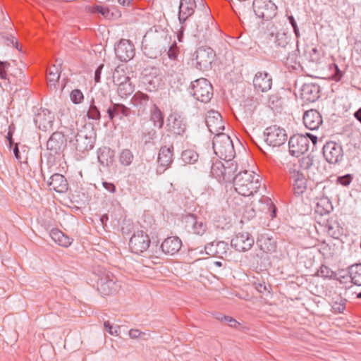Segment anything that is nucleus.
Instances as JSON below:
<instances>
[{
	"label": "nucleus",
	"instance_id": "1",
	"mask_svg": "<svg viewBox=\"0 0 361 361\" xmlns=\"http://www.w3.org/2000/svg\"><path fill=\"white\" fill-rule=\"evenodd\" d=\"M235 191L243 196L252 195L260 187L259 176L254 171H243L233 179Z\"/></svg>",
	"mask_w": 361,
	"mask_h": 361
},
{
	"label": "nucleus",
	"instance_id": "2",
	"mask_svg": "<svg viewBox=\"0 0 361 361\" xmlns=\"http://www.w3.org/2000/svg\"><path fill=\"white\" fill-rule=\"evenodd\" d=\"M66 136L76 150L81 152L92 149L96 138L94 129L90 126H83L77 133L73 129H69Z\"/></svg>",
	"mask_w": 361,
	"mask_h": 361
},
{
	"label": "nucleus",
	"instance_id": "3",
	"mask_svg": "<svg viewBox=\"0 0 361 361\" xmlns=\"http://www.w3.org/2000/svg\"><path fill=\"white\" fill-rule=\"evenodd\" d=\"M214 153L221 159L231 160L235 157V150L231 137L223 133H217L213 138Z\"/></svg>",
	"mask_w": 361,
	"mask_h": 361
},
{
	"label": "nucleus",
	"instance_id": "4",
	"mask_svg": "<svg viewBox=\"0 0 361 361\" xmlns=\"http://www.w3.org/2000/svg\"><path fill=\"white\" fill-rule=\"evenodd\" d=\"M190 93L202 102H208L213 95V88L206 78H199L191 82Z\"/></svg>",
	"mask_w": 361,
	"mask_h": 361
},
{
	"label": "nucleus",
	"instance_id": "5",
	"mask_svg": "<svg viewBox=\"0 0 361 361\" xmlns=\"http://www.w3.org/2000/svg\"><path fill=\"white\" fill-rule=\"evenodd\" d=\"M253 11L259 18L272 19L276 14L277 7L271 0H254Z\"/></svg>",
	"mask_w": 361,
	"mask_h": 361
},
{
	"label": "nucleus",
	"instance_id": "6",
	"mask_svg": "<svg viewBox=\"0 0 361 361\" xmlns=\"http://www.w3.org/2000/svg\"><path fill=\"white\" fill-rule=\"evenodd\" d=\"M325 160L331 164H339L343 159V149L339 143L327 142L322 148Z\"/></svg>",
	"mask_w": 361,
	"mask_h": 361
},
{
	"label": "nucleus",
	"instance_id": "7",
	"mask_svg": "<svg viewBox=\"0 0 361 361\" xmlns=\"http://www.w3.org/2000/svg\"><path fill=\"white\" fill-rule=\"evenodd\" d=\"M196 2L195 0H180L178 7V18L180 25V32L183 33L187 27V20L195 13Z\"/></svg>",
	"mask_w": 361,
	"mask_h": 361
},
{
	"label": "nucleus",
	"instance_id": "8",
	"mask_svg": "<svg viewBox=\"0 0 361 361\" xmlns=\"http://www.w3.org/2000/svg\"><path fill=\"white\" fill-rule=\"evenodd\" d=\"M121 285L117 282L116 278L109 273L101 276L97 281V289L103 295H109L116 293Z\"/></svg>",
	"mask_w": 361,
	"mask_h": 361
},
{
	"label": "nucleus",
	"instance_id": "9",
	"mask_svg": "<svg viewBox=\"0 0 361 361\" xmlns=\"http://www.w3.org/2000/svg\"><path fill=\"white\" fill-rule=\"evenodd\" d=\"M264 135L266 136L265 142L273 147L281 146L287 140V135L283 128L277 126L268 127Z\"/></svg>",
	"mask_w": 361,
	"mask_h": 361
},
{
	"label": "nucleus",
	"instance_id": "10",
	"mask_svg": "<svg viewBox=\"0 0 361 361\" xmlns=\"http://www.w3.org/2000/svg\"><path fill=\"white\" fill-rule=\"evenodd\" d=\"M289 152L292 156L298 157L305 154L309 148L308 137L302 135H294L290 137L289 142Z\"/></svg>",
	"mask_w": 361,
	"mask_h": 361
},
{
	"label": "nucleus",
	"instance_id": "11",
	"mask_svg": "<svg viewBox=\"0 0 361 361\" xmlns=\"http://www.w3.org/2000/svg\"><path fill=\"white\" fill-rule=\"evenodd\" d=\"M150 244L149 235L143 231H137L130 238L129 245L132 252L140 253L146 251Z\"/></svg>",
	"mask_w": 361,
	"mask_h": 361
},
{
	"label": "nucleus",
	"instance_id": "12",
	"mask_svg": "<svg viewBox=\"0 0 361 361\" xmlns=\"http://www.w3.org/2000/svg\"><path fill=\"white\" fill-rule=\"evenodd\" d=\"M214 59L213 49L207 47H199L195 51L196 68L205 70L210 67Z\"/></svg>",
	"mask_w": 361,
	"mask_h": 361
},
{
	"label": "nucleus",
	"instance_id": "13",
	"mask_svg": "<svg viewBox=\"0 0 361 361\" xmlns=\"http://www.w3.org/2000/svg\"><path fill=\"white\" fill-rule=\"evenodd\" d=\"M109 99L104 94L103 91H99L96 94L94 98H92L89 110L87 111V117L89 119L99 120L101 115L99 110V108H106Z\"/></svg>",
	"mask_w": 361,
	"mask_h": 361
},
{
	"label": "nucleus",
	"instance_id": "14",
	"mask_svg": "<svg viewBox=\"0 0 361 361\" xmlns=\"http://www.w3.org/2000/svg\"><path fill=\"white\" fill-rule=\"evenodd\" d=\"M116 57L121 61H128L135 56L134 45L128 39H121L114 48Z\"/></svg>",
	"mask_w": 361,
	"mask_h": 361
},
{
	"label": "nucleus",
	"instance_id": "15",
	"mask_svg": "<svg viewBox=\"0 0 361 361\" xmlns=\"http://www.w3.org/2000/svg\"><path fill=\"white\" fill-rule=\"evenodd\" d=\"M254 242L248 233H239L232 238L231 245L237 251L246 252L252 247Z\"/></svg>",
	"mask_w": 361,
	"mask_h": 361
},
{
	"label": "nucleus",
	"instance_id": "16",
	"mask_svg": "<svg viewBox=\"0 0 361 361\" xmlns=\"http://www.w3.org/2000/svg\"><path fill=\"white\" fill-rule=\"evenodd\" d=\"M54 121V114L46 109H40L34 118L35 125L43 131L52 130Z\"/></svg>",
	"mask_w": 361,
	"mask_h": 361
},
{
	"label": "nucleus",
	"instance_id": "17",
	"mask_svg": "<svg viewBox=\"0 0 361 361\" xmlns=\"http://www.w3.org/2000/svg\"><path fill=\"white\" fill-rule=\"evenodd\" d=\"M130 103L136 109L137 116H142L145 114L148 107L153 104L149 99V96L140 91L135 92L130 99Z\"/></svg>",
	"mask_w": 361,
	"mask_h": 361
},
{
	"label": "nucleus",
	"instance_id": "18",
	"mask_svg": "<svg viewBox=\"0 0 361 361\" xmlns=\"http://www.w3.org/2000/svg\"><path fill=\"white\" fill-rule=\"evenodd\" d=\"M270 39L278 48H282L287 51L293 48L291 35L283 29L279 30L276 32H271Z\"/></svg>",
	"mask_w": 361,
	"mask_h": 361
},
{
	"label": "nucleus",
	"instance_id": "19",
	"mask_svg": "<svg viewBox=\"0 0 361 361\" xmlns=\"http://www.w3.org/2000/svg\"><path fill=\"white\" fill-rule=\"evenodd\" d=\"M206 123L209 130L217 135V133H221L224 129V125L221 114L216 111H210L206 116Z\"/></svg>",
	"mask_w": 361,
	"mask_h": 361
},
{
	"label": "nucleus",
	"instance_id": "20",
	"mask_svg": "<svg viewBox=\"0 0 361 361\" xmlns=\"http://www.w3.org/2000/svg\"><path fill=\"white\" fill-rule=\"evenodd\" d=\"M228 245L224 241L209 243L204 246L207 255L224 259L228 255Z\"/></svg>",
	"mask_w": 361,
	"mask_h": 361
},
{
	"label": "nucleus",
	"instance_id": "21",
	"mask_svg": "<svg viewBox=\"0 0 361 361\" xmlns=\"http://www.w3.org/2000/svg\"><path fill=\"white\" fill-rule=\"evenodd\" d=\"M303 123L305 127L310 130H317L322 123V116L317 110H308L303 115Z\"/></svg>",
	"mask_w": 361,
	"mask_h": 361
},
{
	"label": "nucleus",
	"instance_id": "22",
	"mask_svg": "<svg viewBox=\"0 0 361 361\" xmlns=\"http://www.w3.org/2000/svg\"><path fill=\"white\" fill-rule=\"evenodd\" d=\"M319 86L313 83L304 84L300 90L301 99L307 102H314L319 97Z\"/></svg>",
	"mask_w": 361,
	"mask_h": 361
},
{
	"label": "nucleus",
	"instance_id": "23",
	"mask_svg": "<svg viewBox=\"0 0 361 361\" xmlns=\"http://www.w3.org/2000/svg\"><path fill=\"white\" fill-rule=\"evenodd\" d=\"M255 89L262 92L269 90L272 85V78L267 72H257L253 79Z\"/></svg>",
	"mask_w": 361,
	"mask_h": 361
},
{
	"label": "nucleus",
	"instance_id": "24",
	"mask_svg": "<svg viewBox=\"0 0 361 361\" xmlns=\"http://www.w3.org/2000/svg\"><path fill=\"white\" fill-rule=\"evenodd\" d=\"M65 135L60 132L54 133L47 141V149L54 154L59 153L64 147Z\"/></svg>",
	"mask_w": 361,
	"mask_h": 361
},
{
	"label": "nucleus",
	"instance_id": "25",
	"mask_svg": "<svg viewBox=\"0 0 361 361\" xmlns=\"http://www.w3.org/2000/svg\"><path fill=\"white\" fill-rule=\"evenodd\" d=\"M110 120H113L115 117L122 119L123 117H128L130 115V109L123 104L112 103L111 105L106 108Z\"/></svg>",
	"mask_w": 361,
	"mask_h": 361
},
{
	"label": "nucleus",
	"instance_id": "26",
	"mask_svg": "<svg viewBox=\"0 0 361 361\" xmlns=\"http://www.w3.org/2000/svg\"><path fill=\"white\" fill-rule=\"evenodd\" d=\"M291 178L293 180V188L295 195H300L307 188V180L305 176L300 171H294L291 173Z\"/></svg>",
	"mask_w": 361,
	"mask_h": 361
},
{
	"label": "nucleus",
	"instance_id": "27",
	"mask_svg": "<svg viewBox=\"0 0 361 361\" xmlns=\"http://www.w3.org/2000/svg\"><path fill=\"white\" fill-rule=\"evenodd\" d=\"M182 245L181 240L178 237H169L161 243L162 251L169 255H174L179 251Z\"/></svg>",
	"mask_w": 361,
	"mask_h": 361
},
{
	"label": "nucleus",
	"instance_id": "28",
	"mask_svg": "<svg viewBox=\"0 0 361 361\" xmlns=\"http://www.w3.org/2000/svg\"><path fill=\"white\" fill-rule=\"evenodd\" d=\"M48 184L51 190L58 192H63L67 189V181L65 177L59 173L52 175Z\"/></svg>",
	"mask_w": 361,
	"mask_h": 361
},
{
	"label": "nucleus",
	"instance_id": "29",
	"mask_svg": "<svg viewBox=\"0 0 361 361\" xmlns=\"http://www.w3.org/2000/svg\"><path fill=\"white\" fill-rule=\"evenodd\" d=\"M173 146L169 147L164 146L159 149L158 163L164 168V171L170 166L173 161Z\"/></svg>",
	"mask_w": 361,
	"mask_h": 361
},
{
	"label": "nucleus",
	"instance_id": "30",
	"mask_svg": "<svg viewBox=\"0 0 361 361\" xmlns=\"http://www.w3.org/2000/svg\"><path fill=\"white\" fill-rule=\"evenodd\" d=\"M50 236L56 243L62 247H67L70 246L73 242L72 238L57 228L51 230Z\"/></svg>",
	"mask_w": 361,
	"mask_h": 361
},
{
	"label": "nucleus",
	"instance_id": "31",
	"mask_svg": "<svg viewBox=\"0 0 361 361\" xmlns=\"http://www.w3.org/2000/svg\"><path fill=\"white\" fill-rule=\"evenodd\" d=\"M168 126L169 130L176 135H182L185 129L186 126L180 117L170 116L168 118Z\"/></svg>",
	"mask_w": 361,
	"mask_h": 361
},
{
	"label": "nucleus",
	"instance_id": "32",
	"mask_svg": "<svg viewBox=\"0 0 361 361\" xmlns=\"http://www.w3.org/2000/svg\"><path fill=\"white\" fill-rule=\"evenodd\" d=\"M186 222L188 226H191V231L196 235H202L207 229L206 224L193 215L188 216Z\"/></svg>",
	"mask_w": 361,
	"mask_h": 361
},
{
	"label": "nucleus",
	"instance_id": "33",
	"mask_svg": "<svg viewBox=\"0 0 361 361\" xmlns=\"http://www.w3.org/2000/svg\"><path fill=\"white\" fill-rule=\"evenodd\" d=\"M114 151L109 147H104L99 148L98 151V161L99 164L104 166H107L114 161Z\"/></svg>",
	"mask_w": 361,
	"mask_h": 361
},
{
	"label": "nucleus",
	"instance_id": "34",
	"mask_svg": "<svg viewBox=\"0 0 361 361\" xmlns=\"http://www.w3.org/2000/svg\"><path fill=\"white\" fill-rule=\"evenodd\" d=\"M16 72L13 71L11 64L7 61H0V78L7 80L8 83H13Z\"/></svg>",
	"mask_w": 361,
	"mask_h": 361
},
{
	"label": "nucleus",
	"instance_id": "35",
	"mask_svg": "<svg viewBox=\"0 0 361 361\" xmlns=\"http://www.w3.org/2000/svg\"><path fill=\"white\" fill-rule=\"evenodd\" d=\"M150 121L154 126L161 129L164 126V115L156 104H152L150 109Z\"/></svg>",
	"mask_w": 361,
	"mask_h": 361
},
{
	"label": "nucleus",
	"instance_id": "36",
	"mask_svg": "<svg viewBox=\"0 0 361 361\" xmlns=\"http://www.w3.org/2000/svg\"><path fill=\"white\" fill-rule=\"evenodd\" d=\"M257 244L263 252H268L275 250L276 242L274 239L266 235H261L257 240Z\"/></svg>",
	"mask_w": 361,
	"mask_h": 361
},
{
	"label": "nucleus",
	"instance_id": "37",
	"mask_svg": "<svg viewBox=\"0 0 361 361\" xmlns=\"http://www.w3.org/2000/svg\"><path fill=\"white\" fill-rule=\"evenodd\" d=\"M161 78L159 75H146L143 78V83L145 86V89L149 92H153L157 90V88L161 84Z\"/></svg>",
	"mask_w": 361,
	"mask_h": 361
},
{
	"label": "nucleus",
	"instance_id": "38",
	"mask_svg": "<svg viewBox=\"0 0 361 361\" xmlns=\"http://www.w3.org/2000/svg\"><path fill=\"white\" fill-rule=\"evenodd\" d=\"M349 274L352 282L357 286H361V264L352 265L349 268Z\"/></svg>",
	"mask_w": 361,
	"mask_h": 361
},
{
	"label": "nucleus",
	"instance_id": "39",
	"mask_svg": "<svg viewBox=\"0 0 361 361\" xmlns=\"http://www.w3.org/2000/svg\"><path fill=\"white\" fill-rule=\"evenodd\" d=\"M130 80V78L126 75L125 71L120 67H117L113 73V81L115 85H118L125 82Z\"/></svg>",
	"mask_w": 361,
	"mask_h": 361
},
{
	"label": "nucleus",
	"instance_id": "40",
	"mask_svg": "<svg viewBox=\"0 0 361 361\" xmlns=\"http://www.w3.org/2000/svg\"><path fill=\"white\" fill-rule=\"evenodd\" d=\"M211 174L215 178H224L226 168L221 161H216L211 166Z\"/></svg>",
	"mask_w": 361,
	"mask_h": 361
},
{
	"label": "nucleus",
	"instance_id": "41",
	"mask_svg": "<svg viewBox=\"0 0 361 361\" xmlns=\"http://www.w3.org/2000/svg\"><path fill=\"white\" fill-rule=\"evenodd\" d=\"M117 86L118 94L122 98L128 97V95L131 94L134 91V87L133 86L130 80L125 82L124 83H122Z\"/></svg>",
	"mask_w": 361,
	"mask_h": 361
},
{
	"label": "nucleus",
	"instance_id": "42",
	"mask_svg": "<svg viewBox=\"0 0 361 361\" xmlns=\"http://www.w3.org/2000/svg\"><path fill=\"white\" fill-rule=\"evenodd\" d=\"M332 209V206L329 200L326 199L320 200L319 202H317V206L315 207V212L318 213L320 215H324L326 214H329Z\"/></svg>",
	"mask_w": 361,
	"mask_h": 361
},
{
	"label": "nucleus",
	"instance_id": "43",
	"mask_svg": "<svg viewBox=\"0 0 361 361\" xmlns=\"http://www.w3.org/2000/svg\"><path fill=\"white\" fill-rule=\"evenodd\" d=\"M133 160V154L130 149H123L119 155L120 163L125 166H129Z\"/></svg>",
	"mask_w": 361,
	"mask_h": 361
},
{
	"label": "nucleus",
	"instance_id": "44",
	"mask_svg": "<svg viewBox=\"0 0 361 361\" xmlns=\"http://www.w3.org/2000/svg\"><path fill=\"white\" fill-rule=\"evenodd\" d=\"M181 158L187 164H194L198 159V154L192 149H187L182 152Z\"/></svg>",
	"mask_w": 361,
	"mask_h": 361
},
{
	"label": "nucleus",
	"instance_id": "45",
	"mask_svg": "<svg viewBox=\"0 0 361 361\" xmlns=\"http://www.w3.org/2000/svg\"><path fill=\"white\" fill-rule=\"evenodd\" d=\"M1 39L5 45L8 47H14L18 50L21 51L18 46V40L14 36L8 34H4L1 35Z\"/></svg>",
	"mask_w": 361,
	"mask_h": 361
},
{
	"label": "nucleus",
	"instance_id": "46",
	"mask_svg": "<svg viewBox=\"0 0 361 361\" xmlns=\"http://www.w3.org/2000/svg\"><path fill=\"white\" fill-rule=\"evenodd\" d=\"M92 13H100L104 18L111 19L113 17V13L110 11L107 6L97 5L92 9Z\"/></svg>",
	"mask_w": 361,
	"mask_h": 361
},
{
	"label": "nucleus",
	"instance_id": "47",
	"mask_svg": "<svg viewBox=\"0 0 361 361\" xmlns=\"http://www.w3.org/2000/svg\"><path fill=\"white\" fill-rule=\"evenodd\" d=\"M60 77V71L58 68L54 66L49 70L47 80L50 82V85H55Z\"/></svg>",
	"mask_w": 361,
	"mask_h": 361
},
{
	"label": "nucleus",
	"instance_id": "48",
	"mask_svg": "<svg viewBox=\"0 0 361 361\" xmlns=\"http://www.w3.org/2000/svg\"><path fill=\"white\" fill-rule=\"evenodd\" d=\"M297 51H299V50L296 49L292 51H288V56L285 61V64L288 68H295V66L297 64L298 58V54L296 53Z\"/></svg>",
	"mask_w": 361,
	"mask_h": 361
},
{
	"label": "nucleus",
	"instance_id": "49",
	"mask_svg": "<svg viewBox=\"0 0 361 361\" xmlns=\"http://www.w3.org/2000/svg\"><path fill=\"white\" fill-rule=\"evenodd\" d=\"M128 334H129V336L133 339L141 338L142 340H147L149 336V333L142 332L138 329H130L129 331Z\"/></svg>",
	"mask_w": 361,
	"mask_h": 361
},
{
	"label": "nucleus",
	"instance_id": "50",
	"mask_svg": "<svg viewBox=\"0 0 361 361\" xmlns=\"http://www.w3.org/2000/svg\"><path fill=\"white\" fill-rule=\"evenodd\" d=\"M70 97H71V100L74 104H80L83 101V99H84L83 94L78 89L73 90L71 92Z\"/></svg>",
	"mask_w": 361,
	"mask_h": 361
},
{
	"label": "nucleus",
	"instance_id": "51",
	"mask_svg": "<svg viewBox=\"0 0 361 361\" xmlns=\"http://www.w3.org/2000/svg\"><path fill=\"white\" fill-rule=\"evenodd\" d=\"M345 300L340 298L335 301L332 305V308L335 312L342 313L345 307Z\"/></svg>",
	"mask_w": 361,
	"mask_h": 361
},
{
	"label": "nucleus",
	"instance_id": "52",
	"mask_svg": "<svg viewBox=\"0 0 361 361\" xmlns=\"http://www.w3.org/2000/svg\"><path fill=\"white\" fill-rule=\"evenodd\" d=\"M333 274L334 271L325 265H322L317 272V275L323 278H331Z\"/></svg>",
	"mask_w": 361,
	"mask_h": 361
},
{
	"label": "nucleus",
	"instance_id": "53",
	"mask_svg": "<svg viewBox=\"0 0 361 361\" xmlns=\"http://www.w3.org/2000/svg\"><path fill=\"white\" fill-rule=\"evenodd\" d=\"M104 328L111 335L117 336L119 332L120 327L116 326L114 327L109 321H106L104 324Z\"/></svg>",
	"mask_w": 361,
	"mask_h": 361
},
{
	"label": "nucleus",
	"instance_id": "54",
	"mask_svg": "<svg viewBox=\"0 0 361 361\" xmlns=\"http://www.w3.org/2000/svg\"><path fill=\"white\" fill-rule=\"evenodd\" d=\"M353 177L350 174H346L345 176H339L337 178L338 183L343 186H348L352 181Z\"/></svg>",
	"mask_w": 361,
	"mask_h": 361
},
{
	"label": "nucleus",
	"instance_id": "55",
	"mask_svg": "<svg viewBox=\"0 0 361 361\" xmlns=\"http://www.w3.org/2000/svg\"><path fill=\"white\" fill-rule=\"evenodd\" d=\"M167 55L170 59L174 60L176 59L178 55V49L175 42L169 47L167 51Z\"/></svg>",
	"mask_w": 361,
	"mask_h": 361
},
{
	"label": "nucleus",
	"instance_id": "56",
	"mask_svg": "<svg viewBox=\"0 0 361 361\" xmlns=\"http://www.w3.org/2000/svg\"><path fill=\"white\" fill-rule=\"evenodd\" d=\"M288 20L290 24L291 25V26L293 27V32L295 33L296 38L297 39L299 38L300 36V34L299 28L298 27L297 23H296L294 17L293 16H288Z\"/></svg>",
	"mask_w": 361,
	"mask_h": 361
},
{
	"label": "nucleus",
	"instance_id": "57",
	"mask_svg": "<svg viewBox=\"0 0 361 361\" xmlns=\"http://www.w3.org/2000/svg\"><path fill=\"white\" fill-rule=\"evenodd\" d=\"M253 285L255 288V289L261 293H264L266 291H268L267 287L264 281H255L253 283Z\"/></svg>",
	"mask_w": 361,
	"mask_h": 361
},
{
	"label": "nucleus",
	"instance_id": "58",
	"mask_svg": "<svg viewBox=\"0 0 361 361\" xmlns=\"http://www.w3.org/2000/svg\"><path fill=\"white\" fill-rule=\"evenodd\" d=\"M218 319L220 320L224 319L231 327L235 328V327H237V326H238L240 324L235 319H233L231 317H228V316H224V317H218Z\"/></svg>",
	"mask_w": 361,
	"mask_h": 361
},
{
	"label": "nucleus",
	"instance_id": "59",
	"mask_svg": "<svg viewBox=\"0 0 361 361\" xmlns=\"http://www.w3.org/2000/svg\"><path fill=\"white\" fill-rule=\"evenodd\" d=\"M103 187L109 192L114 193L116 192V186L112 183H109L106 181L102 182Z\"/></svg>",
	"mask_w": 361,
	"mask_h": 361
},
{
	"label": "nucleus",
	"instance_id": "60",
	"mask_svg": "<svg viewBox=\"0 0 361 361\" xmlns=\"http://www.w3.org/2000/svg\"><path fill=\"white\" fill-rule=\"evenodd\" d=\"M103 68H104V65L101 64L96 69V71L94 72V81H95V82H100L101 73H102V71Z\"/></svg>",
	"mask_w": 361,
	"mask_h": 361
},
{
	"label": "nucleus",
	"instance_id": "61",
	"mask_svg": "<svg viewBox=\"0 0 361 361\" xmlns=\"http://www.w3.org/2000/svg\"><path fill=\"white\" fill-rule=\"evenodd\" d=\"M310 56L311 61H317L319 59V54H318V49L317 48H312L311 49V51H310Z\"/></svg>",
	"mask_w": 361,
	"mask_h": 361
},
{
	"label": "nucleus",
	"instance_id": "62",
	"mask_svg": "<svg viewBox=\"0 0 361 361\" xmlns=\"http://www.w3.org/2000/svg\"><path fill=\"white\" fill-rule=\"evenodd\" d=\"M335 68H336V73H335L334 78L335 80L339 81L341 80V78H342L343 74H342V72L339 70L337 65H335Z\"/></svg>",
	"mask_w": 361,
	"mask_h": 361
},
{
	"label": "nucleus",
	"instance_id": "63",
	"mask_svg": "<svg viewBox=\"0 0 361 361\" xmlns=\"http://www.w3.org/2000/svg\"><path fill=\"white\" fill-rule=\"evenodd\" d=\"M13 154H14V156L16 158V159L18 160L19 161H20L21 157L20 155L19 149L17 145H16L15 147L13 148Z\"/></svg>",
	"mask_w": 361,
	"mask_h": 361
},
{
	"label": "nucleus",
	"instance_id": "64",
	"mask_svg": "<svg viewBox=\"0 0 361 361\" xmlns=\"http://www.w3.org/2000/svg\"><path fill=\"white\" fill-rule=\"evenodd\" d=\"M355 117L361 123V107L354 114Z\"/></svg>",
	"mask_w": 361,
	"mask_h": 361
}]
</instances>
